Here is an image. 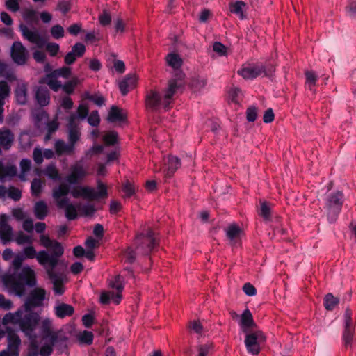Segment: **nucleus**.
Listing matches in <instances>:
<instances>
[{"instance_id": "f257e3e1", "label": "nucleus", "mask_w": 356, "mask_h": 356, "mask_svg": "<svg viewBox=\"0 0 356 356\" xmlns=\"http://www.w3.org/2000/svg\"><path fill=\"white\" fill-rule=\"evenodd\" d=\"M45 296L46 291L44 289L36 288L32 290L22 307L15 312L5 314L2 319L3 325L18 326L26 337H32L40 321V315L33 312L32 309L42 306Z\"/></svg>"}, {"instance_id": "f03ea898", "label": "nucleus", "mask_w": 356, "mask_h": 356, "mask_svg": "<svg viewBox=\"0 0 356 356\" xmlns=\"http://www.w3.org/2000/svg\"><path fill=\"white\" fill-rule=\"evenodd\" d=\"M183 76L180 74L177 77L170 79L166 88L162 92L154 90L148 92L145 99L146 106L152 111H159L161 109L165 111L170 110L175 100V96L179 92H182L184 89Z\"/></svg>"}, {"instance_id": "7ed1b4c3", "label": "nucleus", "mask_w": 356, "mask_h": 356, "mask_svg": "<svg viewBox=\"0 0 356 356\" xmlns=\"http://www.w3.org/2000/svg\"><path fill=\"white\" fill-rule=\"evenodd\" d=\"M40 244L44 248H51L53 252L49 254L45 250L38 252V262L44 266L56 268L58 263V259L63 254V248L60 243L51 240L48 236L42 234L40 236Z\"/></svg>"}, {"instance_id": "20e7f679", "label": "nucleus", "mask_w": 356, "mask_h": 356, "mask_svg": "<svg viewBox=\"0 0 356 356\" xmlns=\"http://www.w3.org/2000/svg\"><path fill=\"white\" fill-rule=\"evenodd\" d=\"M134 245L138 254L148 255L157 246L158 240L154 232L148 229L136 235Z\"/></svg>"}, {"instance_id": "39448f33", "label": "nucleus", "mask_w": 356, "mask_h": 356, "mask_svg": "<svg viewBox=\"0 0 356 356\" xmlns=\"http://www.w3.org/2000/svg\"><path fill=\"white\" fill-rule=\"evenodd\" d=\"M97 191L89 186H79L73 189L71 194L74 198L83 197L91 200L107 197L108 189L106 186L100 180H97Z\"/></svg>"}, {"instance_id": "423d86ee", "label": "nucleus", "mask_w": 356, "mask_h": 356, "mask_svg": "<svg viewBox=\"0 0 356 356\" xmlns=\"http://www.w3.org/2000/svg\"><path fill=\"white\" fill-rule=\"evenodd\" d=\"M40 335L43 341L51 340L52 342H66L68 339L63 330H53L52 321L49 318L42 321Z\"/></svg>"}, {"instance_id": "0eeeda50", "label": "nucleus", "mask_w": 356, "mask_h": 356, "mask_svg": "<svg viewBox=\"0 0 356 356\" xmlns=\"http://www.w3.org/2000/svg\"><path fill=\"white\" fill-rule=\"evenodd\" d=\"M244 343L247 351L252 355H258L261 350V344L266 341V336L261 330L245 332Z\"/></svg>"}, {"instance_id": "6e6552de", "label": "nucleus", "mask_w": 356, "mask_h": 356, "mask_svg": "<svg viewBox=\"0 0 356 356\" xmlns=\"http://www.w3.org/2000/svg\"><path fill=\"white\" fill-rule=\"evenodd\" d=\"M342 204V193L337 191L327 196L325 205L327 210V218L330 222L335 221L337 215L341 211Z\"/></svg>"}, {"instance_id": "1a4fd4ad", "label": "nucleus", "mask_w": 356, "mask_h": 356, "mask_svg": "<svg viewBox=\"0 0 356 356\" xmlns=\"http://www.w3.org/2000/svg\"><path fill=\"white\" fill-rule=\"evenodd\" d=\"M88 175L86 168L82 164V160L72 164L70 168V173L65 179L70 184H77Z\"/></svg>"}, {"instance_id": "9d476101", "label": "nucleus", "mask_w": 356, "mask_h": 356, "mask_svg": "<svg viewBox=\"0 0 356 356\" xmlns=\"http://www.w3.org/2000/svg\"><path fill=\"white\" fill-rule=\"evenodd\" d=\"M237 74L246 80L256 79L263 74L266 76H269L264 65H249L243 67L238 70Z\"/></svg>"}, {"instance_id": "9b49d317", "label": "nucleus", "mask_w": 356, "mask_h": 356, "mask_svg": "<svg viewBox=\"0 0 356 356\" xmlns=\"http://www.w3.org/2000/svg\"><path fill=\"white\" fill-rule=\"evenodd\" d=\"M344 328L343 332V341L345 346H349L352 343L355 327L352 320V311L347 308L343 314Z\"/></svg>"}, {"instance_id": "f8f14e48", "label": "nucleus", "mask_w": 356, "mask_h": 356, "mask_svg": "<svg viewBox=\"0 0 356 356\" xmlns=\"http://www.w3.org/2000/svg\"><path fill=\"white\" fill-rule=\"evenodd\" d=\"M10 279H17L31 287L35 286L37 282L35 273L30 266H24L19 273L11 275Z\"/></svg>"}, {"instance_id": "ddd939ff", "label": "nucleus", "mask_w": 356, "mask_h": 356, "mask_svg": "<svg viewBox=\"0 0 356 356\" xmlns=\"http://www.w3.org/2000/svg\"><path fill=\"white\" fill-rule=\"evenodd\" d=\"M10 56L14 63L22 65L26 63L29 53L21 42L15 41L11 47Z\"/></svg>"}, {"instance_id": "4468645a", "label": "nucleus", "mask_w": 356, "mask_h": 356, "mask_svg": "<svg viewBox=\"0 0 356 356\" xmlns=\"http://www.w3.org/2000/svg\"><path fill=\"white\" fill-rule=\"evenodd\" d=\"M20 29L23 37L31 43L36 44L38 47H42L46 41L38 31L30 30L27 26L21 25Z\"/></svg>"}, {"instance_id": "2eb2a0df", "label": "nucleus", "mask_w": 356, "mask_h": 356, "mask_svg": "<svg viewBox=\"0 0 356 356\" xmlns=\"http://www.w3.org/2000/svg\"><path fill=\"white\" fill-rule=\"evenodd\" d=\"M15 141V135L13 132L7 127L0 129V155L2 154V149L9 150Z\"/></svg>"}, {"instance_id": "dca6fc26", "label": "nucleus", "mask_w": 356, "mask_h": 356, "mask_svg": "<svg viewBox=\"0 0 356 356\" xmlns=\"http://www.w3.org/2000/svg\"><path fill=\"white\" fill-rule=\"evenodd\" d=\"M20 343L21 340L17 334H10L8 348L0 352V356H18Z\"/></svg>"}, {"instance_id": "f3484780", "label": "nucleus", "mask_w": 356, "mask_h": 356, "mask_svg": "<svg viewBox=\"0 0 356 356\" xmlns=\"http://www.w3.org/2000/svg\"><path fill=\"white\" fill-rule=\"evenodd\" d=\"M49 278L53 284V290L56 295L60 296L65 292V287L63 284V280L60 276L54 272L55 268L49 266L45 267Z\"/></svg>"}, {"instance_id": "a211bd4d", "label": "nucleus", "mask_w": 356, "mask_h": 356, "mask_svg": "<svg viewBox=\"0 0 356 356\" xmlns=\"http://www.w3.org/2000/svg\"><path fill=\"white\" fill-rule=\"evenodd\" d=\"M57 207L60 209H65V215L68 220H74L77 218L76 207L70 202L69 198L63 197L62 200L58 202Z\"/></svg>"}, {"instance_id": "6ab92c4d", "label": "nucleus", "mask_w": 356, "mask_h": 356, "mask_svg": "<svg viewBox=\"0 0 356 356\" xmlns=\"http://www.w3.org/2000/svg\"><path fill=\"white\" fill-rule=\"evenodd\" d=\"M136 83V77L134 74L127 75L119 82V89L122 95H126L130 90L133 89Z\"/></svg>"}, {"instance_id": "aec40b11", "label": "nucleus", "mask_w": 356, "mask_h": 356, "mask_svg": "<svg viewBox=\"0 0 356 356\" xmlns=\"http://www.w3.org/2000/svg\"><path fill=\"white\" fill-rule=\"evenodd\" d=\"M40 83L47 84L54 92H58L61 88V82L58 80V77L54 70L46 74L41 79Z\"/></svg>"}, {"instance_id": "412c9836", "label": "nucleus", "mask_w": 356, "mask_h": 356, "mask_svg": "<svg viewBox=\"0 0 356 356\" xmlns=\"http://www.w3.org/2000/svg\"><path fill=\"white\" fill-rule=\"evenodd\" d=\"M181 166L180 159L175 156H169L166 163V169L165 170V177L170 178L175 172Z\"/></svg>"}, {"instance_id": "4be33fe9", "label": "nucleus", "mask_w": 356, "mask_h": 356, "mask_svg": "<svg viewBox=\"0 0 356 356\" xmlns=\"http://www.w3.org/2000/svg\"><path fill=\"white\" fill-rule=\"evenodd\" d=\"M127 119V115L123 111L116 106H112L108 112L107 120L109 122H124Z\"/></svg>"}, {"instance_id": "5701e85b", "label": "nucleus", "mask_w": 356, "mask_h": 356, "mask_svg": "<svg viewBox=\"0 0 356 356\" xmlns=\"http://www.w3.org/2000/svg\"><path fill=\"white\" fill-rule=\"evenodd\" d=\"M55 315L59 318L72 316L74 314V307L66 303H60L54 307Z\"/></svg>"}, {"instance_id": "b1692460", "label": "nucleus", "mask_w": 356, "mask_h": 356, "mask_svg": "<svg viewBox=\"0 0 356 356\" xmlns=\"http://www.w3.org/2000/svg\"><path fill=\"white\" fill-rule=\"evenodd\" d=\"M74 147L68 143H65L63 140L58 139L56 140L54 144L55 152L57 155L72 154L74 151Z\"/></svg>"}, {"instance_id": "393cba45", "label": "nucleus", "mask_w": 356, "mask_h": 356, "mask_svg": "<svg viewBox=\"0 0 356 356\" xmlns=\"http://www.w3.org/2000/svg\"><path fill=\"white\" fill-rule=\"evenodd\" d=\"M252 313L247 309L241 314L240 326L244 332H248L249 329L254 325Z\"/></svg>"}, {"instance_id": "a878e982", "label": "nucleus", "mask_w": 356, "mask_h": 356, "mask_svg": "<svg viewBox=\"0 0 356 356\" xmlns=\"http://www.w3.org/2000/svg\"><path fill=\"white\" fill-rule=\"evenodd\" d=\"M0 76L5 78L8 81L17 80L14 69L8 64L0 60Z\"/></svg>"}, {"instance_id": "bb28decb", "label": "nucleus", "mask_w": 356, "mask_h": 356, "mask_svg": "<svg viewBox=\"0 0 356 356\" xmlns=\"http://www.w3.org/2000/svg\"><path fill=\"white\" fill-rule=\"evenodd\" d=\"M70 193V186L65 184H61L58 186L55 187L52 191V196L56 201V206L58 205V202L63 200V197H67L66 196Z\"/></svg>"}, {"instance_id": "cd10ccee", "label": "nucleus", "mask_w": 356, "mask_h": 356, "mask_svg": "<svg viewBox=\"0 0 356 356\" xmlns=\"http://www.w3.org/2000/svg\"><path fill=\"white\" fill-rule=\"evenodd\" d=\"M0 238L3 244L13 240V229L10 225L4 222H0Z\"/></svg>"}, {"instance_id": "c85d7f7f", "label": "nucleus", "mask_w": 356, "mask_h": 356, "mask_svg": "<svg viewBox=\"0 0 356 356\" xmlns=\"http://www.w3.org/2000/svg\"><path fill=\"white\" fill-rule=\"evenodd\" d=\"M35 98L40 106H45L48 105L50 101V95L47 88L39 87L35 93Z\"/></svg>"}, {"instance_id": "c756f323", "label": "nucleus", "mask_w": 356, "mask_h": 356, "mask_svg": "<svg viewBox=\"0 0 356 356\" xmlns=\"http://www.w3.org/2000/svg\"><path fill=\"white\" fill-rule=\"evenodd\" d=\"M226 236L228 239L232 243H236L239 238L240 235L242 232L241 227L236 224H232L229 225L226 229Z\"/></svg>"}, {"instance_id": "7c9ffc66", "label": "nucleus", "mask_w": 356, "mask_h": 356, "mask_svg": "<svg viewBox=\"0 0 356 356\" xmlns=\"http://www.w3.org/2000/svg\"><path fill=\"white\" fill-rule=\"evenodd\" d=\"M122 300V294L119 293H115L114 292H104L100 296V302L102 304H109L113 302L115 305H118Z\"/></svg>"}, {"instance_id": "2f4dec72", "label": "nucleus", "mask_w": 356, "mask_h": 356, "mask_svg": "<svg viewBox=\"0 0 356 356\" xmlns=\"http://www.w3.org/2000/svg\"><path fill=\"white\" fill-rule=\"evenodd\" d=\"M48 212V207L44 201L40 200L35 204L34 214L37 219L44 220Z\"/></svg>"}, {"instance_id": "473e14b6", "label": "nucleus", "mask_w": 356, "mask_h": 356, "mask_svg": "<svg viewBox=\"0 0 356 356\" xmlns=\"http://www.w3.org/2000/svg\"><path fill=\"white\" fill-rule=\"evenodd\" d=\"M165 60L167 64L174 70L179 69L183 64L182 58L176 53H169L165 57Z\"/></svg>"}, {"instance_id": "72a5a7b5", "label": "nucleus", "mask_w": 356, "mask_h": 356, "mask_svg": "<svg viewBox=\"0 0 356 356\" xmlns=\"http://www.w3.org/2000/svg\"><path fill=\"white\" fill-rule=\"evenodd\" d=\"M245 6V3L242 1H236L230 4L231 13L236 15L240 19H243L245 15L243 13V9Z\"/></svg>"}, {"instance_id": "f704fd0d", "label": "nucleus", "mask_w": 356, "mask_h": 356, "mask_svg": "<svg viewBox=\"0 0 356 356\" xmlns=\"http://www.w3.org/2000/svg\"><path fill=\"white\" fill-rule=\"evenodd\" d=\"M45 343L39 350L40 355L41 356H50L53 353L54 346L58 344H63L65 342H52L51 340L44 341Z\"/></svg>"}, {"instance_id": "c9c22d12", "label": "nucleus", "mask_w": 356, "mask_h": 356, "mask_svg": "<svg viewBox=\"0 0 356 356\" xmlns=\"http://www.w3.org/2000/svg\"><path fill=\"white\" fill-rule=\"evenodd\" d=\"M10 92V87L6 81H0V109H3L5 99L9 96Z\"/></svg>"}, {"instance_id": "e433bc0d", "label": "nucleus", "mask_w": 356, "mask_h": 356, "mask_svg": "<svg viewBox=\"0 0 356 356\" xmlns=\"http://www.w3.org/2000/svg\"><path fill=\"white\" fill-rule=\"evenodd\" d=\"M72 0H58L55 10L65 15L72 9Z\"/></svg>"}, {"instance_id": "4c0bfd02", "label": "nucleus", "mask_w": 356, "mask_h": 356, "mask_svg": "<svg viewBox=\"0 0 356 356\" xmlns=\"http://www.w3.org/2000/svg\"><path fill=\"white\" fill-rule=\"evenodd\" d=\"M11 282V288L15 294L19 297L22 296L25 293V286H26L24 283L19 281L17 279H10Z\"/></svg>"}, {"instance_id": "58836bf2", "label": "nucleus", "mask_w": 356, "mask_h": 356, "mask_svg": "<svg viewBox=\"0 0 356 356\" xmlns=\"http://www.w3.org/2000/svg\"><path fill=\"white\" fill-rule=\"evenodd\" d=\"M83 97L86 99H88L91 102H92L95 104H96L98 106H102L105 104V98L98 93L95 94H90L88 92H86L83 94Z\"/></svg>"}, {"instance_id": "ea45409f", "label": "nucleus", "mask_w": 356, "mask_h": 356, "mask_svg": "<svg viewBox=\"0 0 356 356\" xmlns=\"http://www.w3.org/2000/svg\"><path fill=\"white\" fill-rule=\"evenodd\" d=\"M68 129V143H70L72 146L75 147L76 143L79 140L81 136V132L79 130L78 127H72L67 128Z\"/></svg>"}, {"instance_id": "a19ab883", "label": "nucleus", "mask_w": 356, "mask_h": 356, "mask_svg": "<svg viewBox=\"0 0 356 356\" xmlns=\"http://www.w3.org/2000/svg\"><path fill=\"white\" fill-rule=\"evenodd\" d=\"M305 74L306 78V86L309 90H312L318 81V76L313 71H307Z\"/></svg>"}, {"instance_id": "79ce46f5", "label": "nucleus", "mask_w": 356, "mask_h": 356, "mask_svg": "<svg viewBox=\"0 0 356 356\" xmlns=\"http://www.w3.org/2000/svg\"><path fill=\"white\" fill-rule=\"evenodd\" d=\"M44 174L54 181L60 180L59 172L54 164L47 165L44 170Z\"/></svg>"}, {"instance_id": "37998d69", "label": "nucleus", "mask_w": 356, "mask_h": 356, "mask_svg": "<svg viewBox=\"0 0 356 356\" xmlns=\"http://www.w3.org/2000/svg\"><path fill=\"white\" fill-rule=\"evenodd\" d=\"M339 302V298L327 293L324 298V306L327 310H332Z\"/></svg>"}, {"instance_id": "c03bdc74", "label": "nucleus", "mask_w": 356, "mask_h": 356, "mask_svg": "<svg viewBox=\"0 0 356 356\" xmlns=\"http://www.w3.org/2000/svg\"><path fill=\"white\" fill-rule=\"evenodd\" d=\"M15 97L18 103L24 104L26 102V88L25 85L18 86L15 90Z\"/></svg>"}, {"instance_id": "a18cd8bd", "label": "nucleus", "mask_w": 356, "mask_h": 356, "mask_svg": "<svg viewBox=\"0 0 356 356\" xmlns=\"http://www.w3.org/2000/svg\"><path fill=\"white\" fill-rule=\"evenodd\" d=\"M23 18L29 24L37 23L38 21V13L33 9H26L23 13Z\"/></svg>"}, {"instance_id": "49530a36", "label": "nucleus", "mask_w": 356, "mask_h": 356, "mask_svg": "<svg viewBox=\"0 0 356 356\" xmlns=\"http://www.w3.org/2000/svg\"><path fill=\"white\" fill-rule=\"evenodd\" d=\"M35 334L33 333V336L32 337H29L30 339H33L29 346L26 355L25 356H39V348L37 341H35Z\"/></svg>"}, {"instance_id": "de8ad7c7", "label": "nucleus", "mask_w": 356, "mask_h": 356, "mask_svg": "<svg viewBox=\"0 0 356 356\" xmlns=\"http://www.w3.org/2000/svg\"><path fill=\"white\" fill-rule=\"evenodd\" d=\"M14 240L18 245H31L33 243L32 237L31 236L26 235L22 231H19L17 233Z\"/></svg>"}, {"instance_id": "09e8293b", "label": "nucleus", "mask_w": 356, "mask_h": 356, "mask_svg": "<svg viewBox=\"0 0 356 356\" xmlns=\"http://www.w3.org/2000/svg\"><path fill=\"white\" fill-rule=\"evenodd\" d=\"M197 350L198 352L197 356H208L213 352V345L212 343L199 345L197 347Z\"/></svg>"}, {"instance_id": "8fccbe9b", "label": "nucleus", "mask_w": 356, "mask_h": 356, "mask_svg": "<svg viewBox=\"0 0 356 356\" xmlns=\"http://www.w3.org/2000/svg\"><path fill=\"white\" fill-rule=\"evenodd\" d=\"M271 208L268 202H263L261 203L259 215L266 220L270 219Z\"/></svg>"}, {"instance_id": "3c124183", "label": "nucleus", "mask_w": 356, "mask_h": 356, "mask_svg": "<svg viewBox=\"0 0 356 356\" xmlns=\"http://www.w3.org/2000/svg\"><path fill=\"white\" fill-rule=\"evenodd\" d=\"M77 84L78 80L77 79L74 78L67 81L63 85L61 84L60 88H62L65 93L70 95L73 93L74 88L77 86Z\"/></svg>"}, {"instance_id": "603ef678", "label": "nucleus", "mask_w": 356, "mask_h": 356, "mask_svg": "<svg viewBox=\"0 0 356 356\" xmlns=\"http://www.w3.org/2000/svg\"><path fill=\"white\" fill-rule=\"evenodd\" d=\"M94 335L92 332L84 330L79 335V340L81 343L87 345L92 343Z\"/></svg>"}, {"instance_id": "864d4df0", "label": "nucleus", "mask_w": 356, "mask_h": 356, "mask_svg": "<svg viewBox=\"0 0 356 356\" xmlns=\"http://www.w3.org/2000/svg\"><path fill=\"white\" fill-rule=\"evenodd\" d=\"M122 191L124 193V197L127 198L131 197L135 193L136 188L133 184L127 181L122 184Z\"/></svg>"}, {"instance_id": "5fc2aeb1", "label": "nucleus", "mask_w": 356, "mask_h": 356, "mask_svg": "<svg viewBox=\"0 0 356 356\" xmlns=\"http://www.w3.org/2000/svg\"><path fill=\"white\" fill-rule=\"evenodd\" d=\"M118 134L116 131H108L104 136V141L107 145H114L118 141Z\"/></svg>"}, {"instance_id": "6e6d98bb", "label": "nucleus", "mask_w": 356, "mask_h": 356, "mask_svg": "<svg viewBox=\"0 0 356 356\" xmlns=\"http://www.w3.org/2000/svg\"><path fill=\"white\" fill-rule=\"evenodd\" d=\"M87 120L92 127H98L100 123V117L97 111H92L87 116Z\"/></svg>"}, {"instance_id": "4d7b16f0", "label": "nucleus", "mask_w": 356, "mask_h": 356, "mask_svg": "<svg viewBox=\"0 0 356 356\" xmlns=\"http://www.w3.org/2000/svg\"><path fill=\"white\" fill-rule=\"evenodd\" d=\"M109 286L117 291V293L122 294L124 289V284L120 276H116L113 280L110 282Z\"/></svg>"}, {"instance_id": "13d9d810", "label": "nucleus", "mask_w": 356, "mask_h": 356, "mask_svg": "<svg viewBox=\"0 0 356 356\" xmlns=\"http://www.w3.org/2000/svg\"><path fill=\"white\" fill-rule=\"evenodd\" d=\"M123 258L126 263L133 264L136 259L135 251L130 247H128L123 253Z\"/></svg>"}, {"instance_id": "bf43d9fd", "label": "nucleus", "mask_w": 356, "mask_h": 356, "mask_svg": "<svg viewBox=\"0 0 356 356\" xmlns=\"http://www.w3.org/2000/svg\"><path fill=\"white\" fill-rule=\"evenodd\" d=\"M50 32L54 38L60 39L64 36L65 31L62 26L56 24L51 28Z\"/></svg>"}, {"instance_id": "052dcab7", "label": "nucleus", "mask_w": 356, "mask_h": 356, "mask_svg": "<svg viewBox=\"0 0 356 356\" xmlns=\"http://www.w3.org/2000/svg\"><path fill=\"white\" fill-rule=\"evenodd\" d=\"M31 193L33 195L38 196L42 192V182L39 179H34L31 186Z\"/></svg>"}, {"instance_id": "680f3d73", "label": "nucleus", "mask_w": 356, "mask_h": 356, "mask_svg": "<svg viewBox=\"0 0 356 356\" xmlns=\"http://www.w3.org/2000/svg\"><path fill=\"white\" fill-rule=\"evenodd\" d=\"M86 47L81 42H76L72 46L71 51L77 57L80 58L83 56L86 52Z\"/></svg>"}, {"instance_id": "e2e57ef3", "label": "nucleus", "mask_w": 356, "mask_h": 356, "mask_svg": "<svg viewBox=\"0 0 356 356\" xmlns=\"http://www.w3.org/2000/svg\"><path fill=\"white\" fill-rule=\"evenodd\" d=\"M89 113V109L88 107V105L86 104H80L79 106L77 108L76 111V115L78 116L79 119L80 120H84L87 118Z\"/></svg>"}, {"instance_id": "0e129e2a", "label": "nucleus", "mask_w": 356, "mask_h": 356, "mask_svg": "<svg viewBox=\"0 0 356 356\" xmlns=\"http://www.w3.org/2000/svg\"><path fill=\"white\" fill-rule=\"evenodd\" d=\"M24 259H34L38 257V252L33 246L29 245L23 249L22 254Z\"/></svg>"}, {"instance_id": "69168bd1", "label": "nucleus", "mask_w": 356, "mask_h": 356, "mask_svg": "<svg viewBox=\"0 0 356 356\" xmlns=\"http://www.w3.org/2000/svg\"><path fill=\"white\" fill-rule=\"evenodd\" d=\"M207 85V80L204 78H195L191 81V87L195 90H200L204 88Z\"/></svg>"}, {"instance_id": "338daca9", "label": "nucleus", "mask_w": 356, "mask_h": 356, "mask_svg": "<svg viewBox=\"0 0 356 356\" xmlns=\"http://www.w3.org/2000/svg\"><path fill=\"white\" fill-rule=\"evenodd\" d=\"M22 0H6L5 6L6 8L13 13H16L19 10V2Z\"/></svg>"}, {"instance_id": "774afa93", "label": "nucleus", "mask_w": 356, "mask_h": 356, "mask_svg": "<svg viewBox=\"0 0 356 356\" xmlns=\"http://www.w3.org/2000/svg\"><path fill=\"white\" fill-rule=\"evenodd\" d=\"M57 77H63L65 79H67L70 76L72 71L71 69L68 67H62L58 69L54 70Z\"/></svg>"}]
</instances>
